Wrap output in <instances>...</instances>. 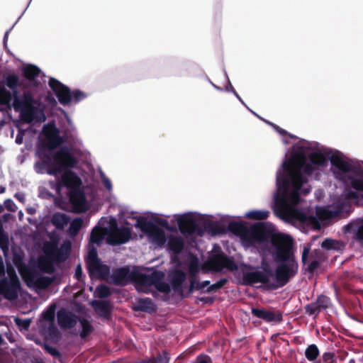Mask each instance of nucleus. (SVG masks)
Here are the masks:
<instances>
[{"mask_svg": "<svg viewBox=\"0 0 363 363\" xmlns=\"http://www.w3.org/2000/svg\"><path fill=\"white\" fill-rule=\"evenodd\" d=\"M271 243L274 248V259L278 262L275 269L276 283L269 286L277 289L286 285L298 272V264L292 252L294 245L291 236L284 234L273 235Z\"/></svg>", "mask_w": 363, "mask_h": 363, "instance_id": "nucleus-1", "label": "nucleus"}, {"mask_svg": "<svg viewBox=\"0 0 363 363\" xmlns=\"http://www.w3.org/2000/svg\"><path fill=\"white\" fill-rule=\"evenodd\" d=\"M327 165L328 160L320 152H313L306 156L303 152L298 151L293 152L290 157L284 161L282 168L308 178Z\"/></svg>", "mask_w": 363, "mask_h": 363, "instance_id": "nucleus-2", "label": "nucleus"}, {"mask_svg": "<svg viewBox=\"0 0 363 363\" xmlns=\"http://www.w3.org/2000/svg\"><path fill=\"white\" fill-rule=\"evenodd\" d=\"M40 103L36 100L30 91H25L22 98L18 97L13 101L12 106L16 112H20L21 121L26 123H31L33 121H44L45 116L43 111L38 108Z\"/></svg>", "mask_w": 363, "mask_h": 363, "instance_id": "nucleus-3", "label": "nucleus"}, {"mask_svg": "<svg viewBox=\"0 0 363 363\" xmlns=\"http://www.w3.org/2000/svg\"><path fill=\"white\" fill-rule=\"evenodd\" d=\"M308 182V178L298 176L287 169L279 170L277 174V184L278 189L286 192L290 186L293 190L289 194L287 199L292 206L300 203V190L304 184Z\"/></svg>", "mask_w": 363, "mask_h": 363, "instance_id": "nucleus-4", "label": "nucleus"}, {"mask_svg": "<svg viewBox=\"0 0 363 363\" xmlns=\"http://www.w3.org/2000/svg\"><path fill=\"white\" fill-rule=\"evenodd\" d=\"M228 230L250 244L264 242L269 237V232L263 223L253 225L250 230L242 223L231 221L228 223Z\"/></svg>", "mask_w": 363, "mask_h": 363, "instance_id": "nucleus-5", "label": "nucleus"}, {"mask_svg": "<svg viewBox=\"0 0 363 363\" xmlns=\"http://www.w3.org/2000/svg\"><path fill=\"white\" fill-rule=\"evenodd\" d=\"M52 167L46 169L50 175L55 176L65 170L74 168L78 160L67 146H63L51 154Z\"/></svg>", "mask_w": 363, "mask_h": 363, "instance_id": "nucleus-6", "label": "nucleus"}, {"mask_svg": "<svg viewBox=\"0 0 363 363\" xmlns=\"http://www.w3.org/2000/svg\"><path fill=\"white\" fill-rule=\"evenodd\" d=\"M331 164L342 173H352L353 175H347L346 177L352 188L363 193V170L358 167L350 164L337 155H333L330 157Z\"/></svg>", "mask_w": 363, "mask_h": 363, "instance_id": "nucleus-7", "label": "nucleus"}, {"mask_svg": "<svg viewBox=\"0 0 363 363\" xmlns=\"http://www.w3.org/2000/svg\"><path fill=\"white\" fill-rule=\"evenodd\" d=\"M7 272L9 279L4 277L0 279V295L7 300L13 301L18 297L21 282L14 269H8Z\"/></svg>", "mask_w": 363, "mask_h": 363, "instance_id": "nucleus-8", "label": "nucleus"}, {"mask_svg": "<svg viewBox=\"0 0 363 363\" xmlns=\"http://www.w3.org/2000/svg\"><path fill=\"white\" fill-rule=\"evenodd\" d=\"M131 238V229L128 227H118L116 219L111 221V227L106 230V240L112 246L128 242Z\"/></svg>", "mask_w": 363, "mask_h": 363, "instance_id": "nucleus-9", "label": "nucleus"}, {"mask_svg": "<svg viewBox=\"0 0 363 363\" xmlns=\"http://www.w3.org/2000/svg\"><path fill=\"white\" fill-rule=\"evenodd\" d=\"M164 278V273L158 270H155L150 274L137 271L131 272V281L136 284L138 290L145 294L150 293L148 287L153 286L156 281Z\"/></svg>", "mask_w": 363, "mask_h": 363, "instance_id": "nucleus-10", "label": "nucleus"}, {"mask_svg": "<svg viewBox=\"0 0 363 363\" xmlns=\"http://www.w3.org/2000/svg\"><path fill=\"white\" fill-rule=\"evenodd\" d=\"M273 275L272 270L268 267L264 268L263 271L244 272L242 274V284L246 286H252L257 283L267 284Z\"/></svg>", "mask_w": 363, "mask_h": 363, "instance_id": "nucleus-11", "label": "nucleus"}, {"mask_svg": "<svg viewBox=\"0 0 363 363\" xmlns=\"http://www.w3.org/2000/svg\"><path fill=\"white\" fill-rule=\"evenodd\" d=\"M177 224L180 231L182 233H188L189 235L196 234L199 236H203L207 230L206 228V222L201 225L196 222V220L187 216H182L177 220Z\"/></svg>", "mask_w": 363, "mask_h": 363, "instance_id": "nucleus-12", "label": "nucleus"}, {"mask_svg": "<svg viewBox=\"0 0 363 363\" xmlns=\"http://www.w3.org/2000/svg\"><path fill=\"white\" fill-rule=\"evenodd\" d=\"M48 85L62 105L67 106L72 101V91L67 86L52 77L50 78Z\"/></svg>", "mask_w": 363, "mask_h": 363, "instance_id": "nucleus-13", "label": "nucleus"}, {"mask_svg": "<svg viewBox=\"0 0 363 363\" xmlns=\"http://www.w3.org/2000/svg\"><path fill=\"white\" fill-rule=\"evenodd\" d=\"M136 228H140V230L149 235L154 240L158 242H164V231L158 228L155 223L152 221L147 220L143 217H139L137 219V223L135 224Z\"/></svg>", "mask_w": 363, "mask_h": 363, "instance_id": "nucleus-14", "label": "nucleus"}, {"mask_svg": "<svg viewBox=\"0 0 363 363\" xmlns=\"http://www.w3.org/2000/svg\"><path fill=\"white\" fill-rule=\"evenodd\" d=\"M45 135L47 143L43 144L40 147H45L49 152L58 147L65 141L55 125H50L45 130Z\"/></svg>", "mask_w": 363, "mask_h": 363, "instance_id": "nucleus-15", "label": "nucleus"}, {"mask_svg": "<svg viewBox=\"0 0 363 363\" xmlns=\"http://www.w3.org/2000/svg\"><path fill=\"white\" fill-rule=\"evenodd\" d=\"M330 306V299L328 296L319 295L315 301L307 304L304 308L306 314L317 317L320 311L328 309Z\"/></svg>", "mask_w": 363, "mask_h": 363, "instance_id": "nucleus-16", "label": "nucleus"}, {"mask_svg": "<svg viewBox=\"0 0 363 363\" xmlns=\"http://www.w3.org/2000/svg\"><path fill=\"white\" fill-rule=\"evenodd\" d=\"M68 196L75 213H83L87 210L85 194L79 188L69 191Z\"/></svg>", "mask_w": 363, "mask_h": 363, "instance_id": "nucleus-17", "label": "nucleus"}, {"mask_svg": "<svg viewBox=\"0 0 363 363\" xmlns=\"http://www.w3.org/2000/svg\"><path fill=\"white\" fill-rule=\"evenodd\" d=\"M59 186L67 187L69 191L76 189L82 185V180L79 176L70 169L65 170L57 182Z\"/></svg>", "mask_w": 363, "mask_h": 363, "instance_id": "nucleus-18", "label": "nucleus"}, {"mask_svg": "<svg viewBox=\"0 0 363 363\" xmlns=\"http://www.w3.org/2000/svg\"><path fill=\"white\" fill-rule=\"evenodd\" d=\"M252 314L259 319L263 320L267 323L276 322L280 323L282 321V313L279 311H269L264 308H258L252 307L251 308Z\"/></svg>", "mask_w": 363, "mask_h": 363, "instance_id": "nucleus-19", "label": "nucleus"}, {"mask_svg": "<svg viewBox=\"0 0 363 363\" xmlns=\"http://www.w3.org/2000/svg\"><path fill=\"white\" fill-rule=\"evenodd\" d=\"M212 266L216 271H221L228 269L230 271H235L238 269L235 262L225 254L216 255L211 261Z\"/></svg>", "mask_w": 363, "mask_h": 363, "instance_id": "nucleus-20", "label": "nucleus"}, {"mask_svg": "<svg viewBox=\"0 0 363 363\" xmlns=\"http://www.w3.org/2000/svg\"><path fill=\"white\" fill-rule=\"evenodd\" d=\"M57 323L62 329H70L75 326L79 318L72 312L62 308L57 313Z\"/></svg>", "mask_w": 363, "mask_h": 363, "instance_id": "nucleus-21", "label": "nucleus"}, {"mask_svg": "<svg viewBox=\"0 0 363 363\" xmlns=\"http://www.w3.org/2000/svg\"><path fill=\"white\" fill-rule=\"evenodd\" d=\"M128 281H131V272L128 267H123L113 271L109 282L116 286H123Z\"/></svg>", "mask_w": 363, "mask_h": 363, "instance_id": "nucleus-22", "label": "nucleus"}, {"mask_svg": "<svg viewBox=\"0 0 363 363\" xmlns=\"http://www.w3.org/2000/svg\"><path fill=\"white\" fill-rule=\"evenodd\" d=\"M37 155L40 162H38L35 164V169L38 173H43L45 168L48 169L52 167L51 152L45 147H38Z\"/></svg>", "mask_w": 363, "mask_h": 363, "instance_id": "nucleus-23", "label": "nucleus"}, {"mask_svg": "<svg viewBox=\"0 0 363 363\" xmlns=\"http://www.w3.org/2000/svg\"><path fill=\"white\" fill-rule=\"evenodd\" d=\"M186 279V275L182 269H176L170 280V286L172 290L181 296L184 293V283Z\"/></svg>", "mask_w": 363, "mask_h": 363, "instance_id": "nucleus-24", "label": "nucleus"}, {"mask_svg": "<svg viewBox=\"0 0 363 363\" xmlns=\"http://www.w3.org/2000/svg\"><path fill=\"white\" fill-rule=\"evenodd\" d=\"M91 306L99 316L106 320L111 318L112 305L108 301L94 300Z\"/></svg>", "mask_w": 363, "mask_h": 363, "instance_id": "nucleus-25", "label": "nucleus"}, {"mask_svg": "<svg viewBox=\"0 0 363 363\" xmlns=\"http://www.w3.org/2000/svg\"><path fill=\"white\" fill-rule=\"evenodd\" d=\"M345 233H354L353 239L363 245V219L351 222L344 227Z\"/></svg>", "mask_w": 363, "mask_h": 363, "instance_id": "nucleus-26", "label": "nucleus"}, {"mask_svg": "<svg viewBox=\"0 0 363 363\" xmlns=\"http://www.w3.org/2000/svg\"><path fill=\"white\" fill-rule=\"evenodd\" d=\"M133 310L152 313L157 311V306L150 298H140L133 307Z\"/></svg>", "mask_w": 363, "mask_h": 363, "instance_id": "nucleus-27", "label": "nucleus"}, {"mask_svg": "<svg viewBox=\"0 0 363 363\" xmlns=\"http://www.w3.org/2000/svg\"><path fill=\"white\" fill-rule=\"evenodd\" d=\"M90 276L95 274L101 279H106L110 274V268L108 265L104 264L101 261L94 264L88 268Z\"/></svg>", "mask_w": 363, "mask_h": 363, "instance_id": "nucleus-28", "label": "nucleus"}, {"mask_svg": "<svg viewBox=\"0 0 363 363\" xmlns=\"http://www.w3.org/2000/svg\"><path fill=\"white\" fill-rule=\"evenodd\" d=\"M6 85L13 91V100L19 97L18 86L21 83L19 81V77L17 74H11L5 77Z\"/></svg>", "mask_w": 363, "mask_h": 363, "instance_id": "nucleus-29", "label": "nucleus"}, {"mask_svg": "<svg viewBox=\"0 0 363 363\" xmlns=\"http://www.w3.org/2000/svg\"><path fill=\"white\" fill-rule=\"evenodd\" d=\"M107 228H102L100 226H95L91 231L89 241L92 244L100 245L105 236H106Z\"/></svg>", "mask_w": 363, "mask_h": 363, "instance_id": "nucleus-30", "label": "nucleus"}, {"mask_svg": "<svg viewBox=\"0 0 363 363\" xmlns=\"http://www.w3.org/2000/svg\"><path fill=\"white\" fill-rule=\"evenodd\" d=\"M204 230H207V233H210L212 236L224 234L227 230L224 225L211 220L206 222V228Z\"/></svg>", "mask_w": 363, "mask_h": 363, "instance_id": "nucleus-31", "label": "nucleus"}, {"mask_svg": "<svg viewBox=\"0 0 363 363\" xmlns=\"http://www.w3.org/2000/svg\"><path fill=\"white\" fill-rule=\"evenodd\" d=\"M69 217L63 213H55L52 218L51 222L58 230H62L69 222Z\"/></svg>", "mask_w": 363, "mask_h": 363, "instance_id": "nucleus-32", "label": "nucleus"}, {"mask_svg": "<svg viewBox=\"0 0 363 363\" xmlns=\"http://www.w3.org/2000/svg\"><path fill=\"white\" fill-rule=\"evenodd\" d=\"M326 250H341L343 248L342 242L332 238H325L320 245Z\"/></svg>", "mask_w": 363, "mask_h": 363, "instance_id": "nucleus-33", "label": "nucleus"}, {"mask_svg": "<svg viewBox=\"0 0 363 363\" xmlns=\"http://www.w3.org/2000/svg\"><path fill=\"white\" fill-rule=\"evenodd\" d=\"M269 214L267 210H252L247 212L245 217L250 220H262L267 219Z\"/></svg>", "mask_w": 363, "mask_h": 363, "instance_id": "nucleus-34", "label": "nucleus"}, {"mask_svg": "<svg viewBox=\"0 0 363 363\" xmlns=\"http://www.w3.org/2000/svg\"><path fill=\"white\" fill-rule=\"evenodd\" d=\"M168 246L172 251L178 254L184 249V244L182 238L172 236L168 241Z\"/></svg>", "mask_w": 363, "mask_h": 363, "instance_id": "nucleus-35", "label": "nucleus"}, {"mask_svg": "<svg viewBox=\"0 0 363 363\" xmlns=\"http://www.w3.org/2000/svg\"><path fill=\"white\" fill-rule=\"evenodd\" d=\"M12 99L13 100V91H10L4 86L0 85V105L10 107Z\"/></svg>", "mask_w": 363, "mask_h": 363, "instance_id": "nucleus-36", "label": "nucleus"}, {"mask_svg": "<svg viewBox=\"0 0 363 363\" xmlns=\"http://www.w3.org/2000/svg\"><path fill=\"white\" fill-rule=\"evenodd\" d=\"M78 320L82 327V330L79 334L80 337L82 339H85L93 332L94 327L88 320L84 318H79Z\"/></svg>", "mask_w": 363, "mask_h": 363, "instance_id": "nucleus-37", "label": "nucleus"}, {"mask_svg": "<svg viewBox=\"0 0 363 363\" xmlns=\"http://www.w3.org/2000/svg\"><path fill=\"white\" fill-rule=\"evenodd\" d=\"M40 72V69L35 65H28L23 67V76L28 80H33Z\"/></svg>", "mask_w": 363, "mask_h": 363, "instance_id": "nucleus-38", "label": "nucleus"}, {"mask_svg": "<svg viewBox=\"0 0 363 363\" xmlns=\"http://www.w3.org/2000/svg\"><path fill=\"white\" fill-rule=\"evenodd\" d=\"M319 349L315 344L308 345L305 350V356L306 359L310 362L315 361L319 356Z\"/></svg>", "mask_w": 363, "mask_h": 363, "instance_id": "nucleus-39", "label": "nucleus"}, {"mask_svg": "<svg viewBox=\"0 0 363 363\" xmlns=\"http://www.w3.org/2000/svg\"><path fill=\"white\" fill-rule=\"evenodd\" d=\"M169 353L164 350L162 353L158 354L155 357L149 358L148 359L144 361L143 363H169Z\"/></svg>", "mask_w": 363, "mask_h": 363, "instance_id": "nucleus-40", "label": "nucleus"}, {"mask_svg": "<svg viewBox=\"0 0 363 363\" xmlns=\"http://www.w3.org/2000/svg\"><path fill=\"white\" fill-rule=\"evenodd\" d=\"M83 219L81 218H76L73 219L69 228V233L71 236H76L83 225Z\"/></svg>", "mask_w": 363, "mask_h": 363, "instance_id": "nucleus-41", "label": "nucleus"}, {"mask_svg": "<svg viewBox=\"0 0 363 363\" xmlns=\"http://www.w3.org/2000/svg\"><path fill=\"white\" fill-rule=\"evenodd\" d=\"M164 279H160L154 284V286L157 291L168 294L171 291V286L169 284L163 281Z\"/></svg>", "mask_w": 363, "mask_h": 363, "instance_id": "nucleus-42", "label": "nucleus"}, {"mask_svg": "<svg viewBox=\"0 0 363 363\" xmlns=\"http://www.w3.org/2000/svg\"><path fill=\"white\" fill-rule=\"evenodd\" d=\"M55 305H50L46 311L42 313V317L45 320L50 323L55 322Z\"/></svg>", "mask_w": 363, "mask_h": 363, "instance_id": "nucleus-43", "label": "nucleus"}, {"mask_svg": "<svg viewBox=\"0 0 363 363\" xmlns=\"http://www.w3.org/2000/svg\"><path fill=\"white\" fill-rule=\"evenodd\" d=\"M100 259L98 257L97 250L95 247H92L89 252L87 258V269L91 267L94 264L98 263Z\"/></svg>", "mask_w": 363, "mask_h": 363, "instance_id": "nucleus-44", "label": "nucleus"}, {"mask_svg": "<svg viewBox=\"0 0 363 363\" xmlns=\"http://www.w3.org/2000/svg\"><path fill=\"white\" fill-rule=\"evenodd\" d=\"M96 296L99 298H105L111 296L110 288L106 285H99L96 287Z\"/></svg>", "mask_w": 363, "mask_h": 363, "instance_id": "nucleus-45", "label": "nucleus"}, {"mask_svg": "<svg viewBox=\"0 0 363 363\" xmlns=\"http://www.w3.org/2000/svg\"><path fill=\"white\" fill-rule=\"evenodd\" d=\"M228 280L226 278H222L219 281H218L216 283L209 285V286L207 288V289L205 291L206 293H211L213 291H216L221 288H223L227 283Z\"/></svg>", "mask_w": 363, "mask_h": 363, "instance_id": "nucleus-46", "label": "nucleus"}, {"mask_svg": "<svg viewBox=\"0 0 363 363\" xmlns=\"http://www.w3.org/2000/svg\"><path fill=\"white\" fill-rule=\"evenodd\" d=\"M52 282V279L48 277H40L35 281V285L38 288L45 289L48 288Z\"/></svg>", "mask_w": 363, "mask_h": 363, "instance_id": "nucleus-47", "label": "nucleus"}, {"mask_svg": "<svg viewBox=\"0 0 363 363\" xmlns=\"http://www.w3.org/2000/svg\"><path fill=\"white\" fill-rule=\"evenodd\" d=\"M72 101H74L75 104L79 103L86 97V94L79 89L73 90L72 91Z\"/></svg>", "mask_w": 363, "mask_h": 363, "instance_id": "nucleus-48", "label": "nucleus"}, {"mask_svg": "<svg viewBox=\"0 0 363 363\" xmlns=\"http://www.w3.org/2000/svg\"><path fill=\"white\" fill-rule=\"evenodd\" d=\"M14 322L18 326L25 330H28L31 323L30 319H21L18 317L14 318Z\"/></svg>", "mask_w": 363, "mask_h": 363, "instance_id": "nucleus-49", "label": "nucleus"}, {"mask_svg": "<svg viewBox=\"0 0 363 363\" xmlns=\"http://www.w3.org/2000/svg\"><path fill=\"white\" fill-rule=\"evenodd\" d=\"M196 276L195 272L191 271L189 286V294H192L196 290Z\"/></svg>", "mask_w": 363, "mask_h": 363, "instance_id": "nucleus-50", "label": "nucleus"}, {"mask_svg": "<svg viewBox=\"0 0 363 363\" xmlns=\"http://www.w3.org/2000/svg\"><path fill=\"white\" fill-rule=\"evenodd\" d=\"M48 332L49 335L52 337L57 338L60 336V332L56 325H55V322L50 323L49 324V326L48 328Z\"/></svg>", "mask_w": 363, "mask_h": 363, "instance_id": "nucleus-51", "label": "nucleus"}, {"mask_svg": "<svg viewBox=\"0 0 363 363\" xmlns=\"http://www.w3.org/2000/svg\"><path fill=\"white\" fill-rule=\"evenodd\" d=\"M320 267V262L318 260H313L308 266L306 267V271L311 274H313L315 271Z\"/></svg>", "mask_w": 363, "mask_h": 363, "instance_id": "nucleus-52", "label": "nucleus"}, {"mask_svg": "<svg viewBox=\"0 0 363 363\" xmlns=\"http://www.w3.org/2000/svg\"><path fill=\"white\" fill-rule=\"evenodd\" d=\"M194 363H212V359L208 355L201 354L196 357Z\"/></svg>", "mask_w": 363, "mask_h": 363, "instance_id": "nucleus-53", "label": "nucleus"}, {"mask_svg": "<svg viewBox=\"0 0 363 363\" xmlns=\"http://www.w3.org/2000/svg\"><path fill=\"white\" fill-rule=\"evenodd\" d=\"M335 354L333 352H325L323 354V363H336V361L334 359Z\"/></svg>", "mask_w": 363, "mask_h": 363, "instance_id": "nucleus-54", "label": "nucleus"}, {"mask_svg": "<svg viewBox=\"0 0 363 363\" xmlns=\"http://www.w3.org/2000/svg\"><path fill=\"white\" fill-rule=\"evenodd\" d=\"M45 350L53 357H59L61 355L59 350L52 346L45 345Z\"/></svg>", "mask_w": 363, "mask_h": 363, "instance_id": "nucleus-55", "label": "nucleus"}, {"mask_svg": "<svg viewBox=\"0 0 363 363\" xmlns=\"http://www.w3.org/2000/svg\"><path fill=\"white\" fill-rule=\"evenodd\" d=\"M42 269L43 272L48 274H52L55 272V267L50 262H45L42 264Z\"/></svg>", "mask_w": 363, "mask_h": 363, "instance_id": "nucleus-56", "label": "nucleus"}, {"mask_svg": "<svg viewBox=\"0 0 363 363\" xmlns=\"http://www.w3.org/2000/svg\"><path fill=\"white\" fill-rule=\"evenodd\" d=\"M6 209L9 211H16V206L11 199H6L4 202Z\"/></svg>", "mask_w": 363, "mask_h": 363, "instance_id": "nucleus-57", "label": "nucleus"}, {"mask_svg": "<svg viewBox=\"0 0 363 363\" xmlns=\"http://www.w3.org/2000/svg\"><path fill=\"white\" fill-rule=\"evenodd\" d=\"M360 192L356 191H349L345 193V198L349 200H355L359 197Z\"/></svg>", "mask_w": 363, "mask_h": 363, "instance_id": "nucleus-58", "label": "nucleus"}, {"mask_svg": "<svg viewBox=\"0 0 363 363\" xmlns=\"http://www.w3.org/2000/svg\"><path fill=\"white\" fill-rule=\"evenodd\" d=\"M310 250H311V248L309 246H305L303 247V252H302V257H301V259H302V262L303 264H306L307 260H308V255H309V252H310Z\"/></svg>", "mask_w": 363, "mask_h": 363, "instance_id": "nucleus-59", "label": "nucleus"}, {"mask_svg": "<svg viewBox=\"0 0 363 363\" xmlns=\"http://www.w3.org/2000/svg\"><path fill=\"white\" fill-rule=\"evenodd\" d=\"M210 284H211L210 281H203L202 282H199L196 280V291L202 290L204 288H206V286H209Z\"/></svg>", "mask_w": 363, "mask_h": 363, "instance_id": "nucleus-60", "label": "nucleus"}, {"mask_svg": "<svg viewBox=\"0 0 363 363\" xmlns=\"http://www.w3.org/2000/svg\"><path fill=\"white\" fill-rule=\"evenodd\" d=\"M82 277V269L80 264H78L75 269L74 277L78 280H81Z\"/></svg>", "mask_w": 363, "mask_h": 363, "instance_id": "nucleus-61", "label": "nucleus"}, {"mask_svg": "<svg viewBox=\"0 0 363 363\" xmlns=\"http://www.w3.org/2000/svg\"><path fill=\"white\" fill-rule=\"evenodd\" d=\"M23 136H24L23 130H18L16 138V143L18 145H21L23 143Z\"/></svg>", "mask_w": 363, "mask_h": 363, "instance_id": "nucleus-62", "label": "nucleus"}, {"mask_svg": "<svg viewBox=\"0 0 363 363\" xmlns=\"http://www.w3.org/2000/svg\"><path fill=\"white\" fill-rule=\"evenodd\" d=\"M155 222L163 228H169L168 221L163 218H157Z\"/></svg>", "mask_w": 363, "mask_h": 363, "instance_id": "nucleus-63", "label": "nucleus"}, {"mask_svg": "<svg viewBox=\"0 0 363 363\" xmlns=\"http://www.w3.org/2000/svg\"><path fill=\"white\" fill-rule=\"evenodd\" d=\"M55 258L59 262L65 261L67 259V255L60 251H57L55 255Z\"/></svg>", "mask_w": 363, "mask_h": 363, "instance_id": "nucleus-64", "label": "nucleus"}]
</instances>
